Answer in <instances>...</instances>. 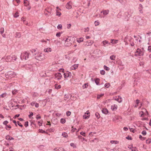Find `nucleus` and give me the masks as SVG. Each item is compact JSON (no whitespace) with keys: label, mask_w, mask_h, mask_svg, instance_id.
<instances>
[{"label":"nucleus","mask_w":151,"mask_h":151,"mask_svg":"<svg viewBox=\"0 0 151 151\" xmlns=\"http://www.w3.org/2000/svg\"><path fill=\"white\" fill-rule=\"evenodd\" d=\"M19 16V14L18 12H16L14 14V17H17Z\"/></svg>","instance_id":"47"},{"label":"nucleus","mask_w":151,"mask_h":151,"mask_svg":"<svg viewBox=\"0 0 151 151\" xmlns=\"http://www.w3.org/2000/svg\"><path fill=\"white\" fill-rule=\"evenodd\" d=\"M64 78H70L71 76V73L67 72L64 74Z\"/></svg>","instance_id":"12"},{"label":"nucleus","mask_w":151,"mask_h":151,"mask_svg":"<svg viewBox=\"0 0 151 151\" xmlns=\"http://www.w3.org/2000/svg\"><path fill=\"white\" fill-rule=\"evenodd\" d=\"M117 106L116 104H113L111 106V109H112V111H115L117 109Z\"/></svg>","instance_id":"17"},{"label":"nucleus","mask_w":151,"mask_h":151,"mask_svg":"<svg viewBox=\"0 0 151 151\" xmlns=\"http://www.w3.org/2000/svg\"><path fill=\"white\" fill-rule=\"evenodd\" d=\"M110 58L111 60H114L116 58V56L114 55H113L110 56Z\"/></svg>","instance_id":"31"},{"label":"nucleus","mask_w":151,"mask_h":151,"mask_svg":"<svg viewBox=\"0 0 151 151\" xmlns=\"http://www.w3.org/2000/svg\"><path fill=\"white\" fill-rule=\"evenodd\" d=\"M66 7L68 9H71L72 7L71 2L70 1L68 2L66 5Z\"/></svg>","instance_id":"13"},{"label":"nucleus","mask_w":151,"mask_h":151,"mask_svg":"<svg viewBox=\"0 0 151 151\" xmlns=\"http://www.w3.org/2000/svg\"><path fill=\"white\" fill-rule=\"evenodd\" d=\"M110 85L109 83H106L105 84L104 86L105 87H106L107 88H108L110 86Z\"/></svg>","instance_id":"51"},{"label":"nucleus","mask_w":151,"mask_h":151,"mask_svg":"<svg viewBox=\"0 0 151 151\" xmlns=\"http://www.w3.org/2000/svg\"><path fill=\"white\" fill-rule=\"evenodd\" d=\"M4 32V28L2 27V28H1V29H0V32L1 34H2Z\"/></svg>","instance_id":"42"},{"label":"nucleus","mask_w":151,"mask_h":151,"mask_svg":"<svg viewBox=\"0 0 151 151\" xmlns=\"http://www.w3.org/2000/svg\"><path fill=\"white\" fill-rule=\"evenodd\" d=\"M24 4H25V6H27L29 5V2L27 1V0H24Z\"/></svg>","instance_id":"29"},{"label":"nucleus","mask_w":151,"mask_h":151,"mask_svg":"<svg viewBox=\"0 0 151 151\" xmlns=\"http://www.w3.org/2000/svg\"><path fill=\"white\" fill-rule=\"evenodd\" d=\"M101 111H102L103 113L106 114H107L108 112V110L107 109H103L101 110Z\"/></svg>","instance_id":"21"},{"label":"nucleus","mask_w":151,"mask_h":151,"mask_svg":"<svg viewBox=\"0 0 151 151\" xmlns=\"http://www.w3.org/2000/svg\"><path fill=\"white\" fill-rule=\"evenodd\" d=\"M62 136L64 137H68L67 134L66 132H63L62 133Z\"/></svg>","instance_id":"37"},{"label":"nucleus","mask_w":151,"mask_h":151,"mask_svg":"<svg viewBox=\"0 0 151 151\" xmlns=\"http://www.w3.org/2000/svg\"><path fill=\"white\" fill-rule=\"evenodd\" d=\"M90 112L88 111H87L83 115L84 119H88L90 116Z\"/></svg>","instance_id":"11"},{"label":"nucleus","mask_w":151,"mask_h":151,"mask_svg":"<svg viewBox=\"0 0 151 151\" xmlns=\"http://www.w3.org/2000/svg\"><path fill=\"white\" fill-rule=\"evenodd\" d=\"M8 106H4V108L5 109H6L7 110H9V107H12V104H7Z\"/></svg>","instance_id":"22"},{"label":"nucleus","mask_w":151,"mask_h":151,"mask_svg":"<svg viewBox=\"0 0 151 151\" xmlns=\"http://www.w3.org/2000/svg\"><path fill=\"white\" fill-rule=\"evenodd\" d=\"M118 41V40H114V39H111V43H112L113 44H115L117 43Z\"/></svg>","instance_id":"26"},{"label":"nucleus","mask_w":151,"mask_h":151,"mask_svg":"<svg viewBox=\"0 0 151 151\" xmlns=\"http://www.w3.org/2000/svg\"><path fill=\"white\" fill-rule=\"evenodd\" d=\"M104 94H101L100 95H98L97 96V99H99L100 97L104 95Z\"/></svg>","instance_id":"45"},{"label":"nucleus","mask_w":151,"mask_h":151,"mask_svg":"<svg viewBox=\"0 0 151 151\" xmlns=\"http://www.w3.org/2000/svg\"><path fill=\"white\" fill-rule=\"evenodd\" d=\"M42 120H40L38 122V125L40 126H42Z\"/></svg>","instance_id":"49"},{"label":"nucleus","mask_w":151,"mask_h":151,"mask_svg":"<svg viewBox=\"0 0 151 151\" xmlns=\"http://www.w3.org/2000/svg\"><path fill=\"white\" fill-rule=\"evenodd\" d=\"M78 66V64H74L70 68L71 70H75L77 69Z\"/></svg>","instance_id":"16"},{"label":"nucleus","mask_w":151,"mask_h":151,"mask_svg":"<svg viewBox=\"0 0 151 151\" xmlns=\"http://www.w3.org/2000/svg\"><path fill=\"white\" fill-rule=\"evenodd\" d=\"M16 76V73L13 72L9 71L5 74L6 77L8 79H11L12 78Z\"/></svg>","instance_id":"3"},{"label":"nucleus","mask_w":151,"mask_h":151,"mask_svg":"<svg viewBox=\"0 0 151 151\" xmlns=\"http://www.w3.org/2000/svg\"><path fill=\"white\" fill-rule=\"evenodd\" d=\"M80 134L83 136L84 137L86 136L85 132H81V133H80Z\"/></svg>","instance_id":"58"},{"label":"nucleus","mask_w":151,"mask_h":151,"mask_svg":"<svg viewBox=\"0 0 151 151\" xmlns=\"http://www.w3.org/2000/svg\"><path fill=\"white\" fill-rule=\"evenodd\" d=\"M30 54L29 52H25L23 55L24 59L25 60L28 58Z\"/></svg>","instance_id":"9"},{"label":"nucleus","mask_w":151,"mask_h":151,"mask_svg":"<svg viewBox=\"0 0 151 151\" xmlns=\"http://www.w3.org/2000/svg\"><path fill=\"white\" fill-rule=\"evenodd\" d=\"M11 128V127L10 125L6 126V129L7 130H9V129Z\"/></svg>","instance_id":"48"},{"label":"nucleus","mask_w":151,"mask_h":151,"mask_svg":"<svg viewBox=\"0 0 151 151\" xmlns=\"http://www.w3.org/2000/svg\"><path fill=\"white\" fill-rule=\"evenodd\" d=\"M44 52H51L52 51V49L51 48H45L44 50Z\"/></svg>","instance_id":"18"},{"label":"nucleus","mask_w":151,"mask_h":151,"mask_svg":"<svg viewBox=\"0 0 151 151\" xmlns=\"http://www.w3.org/2000/svg\"><path fill=\"white\" fill-rule=\"evenodd\" d=\"M88 86V83H85L82 86L83 88H87Z\"/></svg>","instance_id":"32"},{"label":"nucleus","mask_w":151,"mask_h":151,"mask_svg":"<svg viewBox=\"0 0 151 151\" xmlns=\"http://www.w3.org/2000/svg\"><path fill=\"white\" fill-rule=\"evenodd\" d=\"M7 95V94L6 93H4L0 95V98L6 97Z\"/></svg>","instance_id":"27"},{"label":"nucleus","mask_w":151,"mask_h":151,"mask_svg":"<svg viewBox=\"0 0 151 151\" xmlns=\"http://www.w3.org/2000/svg\"><path fill=\"white\" fill-rule=\"evenodd\" d=\"M143 7L142 5L141 4H140L139 7V9L140 12H142V10Z\"/></svg>","instance_id":"25"},{"label":"nucleus","mask_w":151,"mask_h":151,"mask_svg":"<svg viewBox=\"0 0 151 151\" xmlns=\"http://www.w3.org/2000/svg\"><path fill=\"white\" fill-rule=\"evenodd\" d=\"M78 138L79 139H82L83 141H84L85 140V139L84 138L82 137V136H78Z\"/></svg>","instance_id":"46"},{"label":"nucleus","mask_w":151,"mask_h":151,"mask_svg":"<svg viewBox=\"0 0 151 151\" xmlns=\"http://www.w3.org/2000/svg\"><path fill=\"white\" fill-rule=\"evenodd\" d=\"M54 150L55 151H65V149L61 147L55 148Z\"/></svg>","instance_id":"14"},{"label":"nucleus","mask_w":151,"mask_h":151,"mask_svg":"<svg viewBox=\"0 0 151 151\" xmlns=\"http://www.w3.org/2000/svg\"><path fill=\"white\" fill-rule=\"evenodd\" d=\"M29 113H30V114L28 116L29 118H31L33 115V113L32 112H29Z\"/></svg>","instance_id":"57"},{"label":"nucleus","mask_w":151,"mask_h":151,"mask_svg":"<svg viewBox=\"0 0 151 151\" xmlns=\"http://www.w3.org/2000/svg\"><path fill=\"white\" fill-rule=\"evenodd\" d=\"M17 124L18 125H19L20 127H22L23 126H22V125L21 124V123L20 122H17Z\"/></svg>","instance_id":"63"},{"label":"nucleus","mask_w":151,"mask_h":151,"mask_svg":"<svg viewBox=\"0 0 151 151\" xmlns=\"http://www.w3.org/2000/svg\"><path fill=\"white\" fill-rule=\"evenodd\" d=\"M139 139H140L142 140H143L145 139V138L142 137V136L141 135H140L139 136Z\"/></svg>","instance_id":"55"},{"label":"nucleus","mask_w":151,"mask_h":151,"mask_svg":"<svg viewBox=\"0 0 151 151\" xmlns=\"http://www.w3.org/2000/svg\"><path fill=\"white\" fill-rule=\"evenodd\" d=\"M135 53H136L134 55L135 56H142L143 55V51H141L139 48H138L136 51L135 52Z\"/></svg>","instance_id":"5"},{"label":"nucleus","mask_w":151,"mask_h":151,"mask_svg":"<svg viewBox=\"0 0 151 151\" xmlns=\"http://www.w3.org/2000/svg\"><path fill=\"white\" fill-rule=\"evenodd\" d=\"M55 78L58 80L61 79L62 77V76L61 73H55Z\"/></svg>","instance_id":"8"},{"label":"nucleus","mask_w":151,"mask_h":151,"mask_svg":"<svg viewBox=\"0 0 151 151\" xmlns=\"http://www.w3.org/2000/svg\"><path fill=\"white\" fill-rule=\"evenodd\" d=\"M129 129H130V132H132L133 133H134V130L133 128H129Z\"/></svg>","instance_id":"59"},{"label":"nucleus","mask_w":151,"mask_h":151,"mask_svg":"<svg viewBox=\"0 0 151 151\" xmlns=\"http://www.w3.org/2000/svg\"><path fill=\"white\" fill-rule=\"evenodd\" d=\"M151 142V139H148L146 141V143L147 144H150Z\"/></svg>","instance_id":"39"},{"label":"nucleus","mask_w":151,"mask_h":151,"mask_svg":"<svg viewBox=\"0 0 151 151\" xmlns=\"http://www.w3.org/2000/svg\"><path fill=\"white\" fill-rule=\"evenodd\" d=\"M22 19L23 20V23L25 24L26 25H27L28 24V22H27L25 20H23V18H22Z\"/></svg>","instance_id":"50"},{"label":"nucleus","mask_w":151,"mask_h":151,"mask_svg":"<svg viewBox=\"0 0 151 151\" xmlns=\"http://www.w3.org/2000/svg\"><path fill=\"white\" fill-rule=\"evenodd\" d=\"M104 69L107 70H109L110 69L109 68V67H108L106 65L104 66Z\"/></svg>","instance_id":"56"},{"label":"nucleus","mask_w":151,"mask_h":151,"mask_svg":"<svg viewBox=\"0 0 151 151\" xmlns=\"http://www.w3.org/2000/svg\"><path fill=\"white\" fill-rule=\"evenodd\" d=\"M6 139L8 140H11L14 139V138L9 136H6Z\"/></svg>","instance_id":"24"},{"label":"nucleus","mask_w":151,"mask_h":151,"mask_svg":"<svg viewBox=\"0 0 151 151\" xmlns=\"http://www.w3.org/2000/svg\"><path fill=\"white\" fill-rule=\"evenodd\" d=\"M71 24H68L67 25V28L68 29H69L71 27Z\"/></svg>","instance_id":"62"},{"label":"nucleus","mask_w":151,"mask_h":151,"mask_svg":"<svg viewBox=\"0 0 151 151\" xmlns=\"http://www.w3.org/2000/svg\"><path fill=\"white\" fill-rule=\"evenodd\" d=\"M99 79L98 78H96L94 79L95 83L97 85H99Z\"/></svg>","instance_id":"28"},{"label":"nucleus","mask_w":151,"mask_h":151,"mask_svg":"<svg viewBox=\"0 0 151 151\" xmlns=\"http://www.w3.org/2000/svg\"><path fill=\"white\" fill-rule=\"evenodd\" d=\"M83 38L82 37H81L79 39H78V40H77V41L79 43L81 42H83Z\"/></svg>","instance_id":"34"},{"label":"nucleus","mask_w":151,"mask_h":151,"mask_svg":"<svg viewBox=\"0 0 151 151\" xmlns=\"http://www.w3.org/2000/svg\"><path fill=\"white\" fill-rule=\"evenodd\" d=\"M137 22L139 24L142 25L143 24L144 20L141 17H138L137 19Z\"/></svg>","instance_id":"6"},{"label":"nucleus","mask_w":151,"mask_h":151,"mask_svg":"<svg viewBox=\"0 0 151 151\" xmlns=\"http://www.w3.org/2000/svg\"><path fill=\"white\" fill-rule=\"evenodd\" d=\"M147 50L149 52H151V46H150L148 47Z\"/></svg>","instance_id":"60"},{"label":"nucleus","mask_w":151,"mask_h":151,"mask_svg":"<svg viewBox=\"0 0 151 151\" xmlns=\"http://www.w3.org/2000/svg\"><path fill=\"white\" fill-rule=\"evenodd\" d=\"M109 12V10H106L102 11L101 12V13H103V14L104 16H106L108 14Z\"/></svg>","instance_id":"15"},{"label":"nucleus","mask_w":151,"mask_h":151,"mask_svg":"<svg viewBox=\"0 0 151 151\" xmlns=\"http://www.w3.org/2000/svg\"><path fill=\"white\" fill-rule=\"evenodd\" d=\"M95 116L96 117H97V119H99L100 117V115H99V114L98 113H96L95 114Z\"/></svg>","instance_id":"41"},{"label":"nucleus","mask_w":151,"mask_h":151,"mask_svg":"<svg viewBox=\"0 0 151 151\" xmlns=\"http://www.w3.org/2000/svg\"><path fill=\"white\" fill-rule=\"evenodd\" d=\"M62 27V25L61 24H59L57 27V28L58 29H61Z\"/></svg>","instance_id":"54"},{"label":"nucleus","mask_w":151,"mask_h":151,"mask_svg":"<svg viewBox=\"0 0 151 151\" xmlns=\"http://www.w3.org/2000/svg\"><path fill=\"white\" fill-rule=\"evenodd\" d=\"M18 91L17 90H14L12 91V93L13 95H15L18 92Z\"/></svg>","instance_id":"36"},{"label":"nucleus","mask_w":151,"mask_h":151,"mask_svg":"<svg viewBox=\"0 0 151 151\" xmlns=\"http://www.w3.org/2000/svg\"><path fill=\"white\" fill-rule=\"evenodd\" d=\"M17 58V56L15 55L5 56L2 58V61L5 60L6 62H11L13 60H16Z\"/></svg>","instance_id":"1"},{"label":"nucleus","mask_w":151,"mask_h":151,"mask_svg":"<svg viewBox=\"0 0 151 151\" xmlns=\"http://www.w3.org/2000/svg\"><path fill=\"white\" fill-rule=\"evenodd\" d=\"M100 73L102 75H104L105 73V71L104 70H102L100 71Z\"/></svg>","instance_id":"52"},{"label":"nucleus","mask_w":151,"mask_h":151,"mask_svg":"<svg viewBox=\"0 0 151 151\" xmlns=\"http://www.w3.org/2000/svg\"><path fill=\"white\" fill-rule=\"evenodd\" d=\"M71 114V112L70 111H68L66 112V115L67 116H69Z\"/></svg>","instance_id":"53"},{"label":"nucleus","mask_w":151,"mask_h":151,"mask_svg":"<svg viewBox=\"0 0 151 151\" xmlns=\"http://www.w3.org/2000/svg\"><path fill=\"white\" fill-rule=\"evenodd\" d=\"M103 44V45L104 47H106L107 45H106L107 44H110V43H109V42L107 41V40H105L104 41H103L102 42Z\"/></svg>","instance_id":"23"},{"label":"nucleus","mask_w":151,"mask_h":151,"mask_svg":"<svg viewBox=\"0 0 151 151\" xmlns=\"http://www.w3.org/2000/svg\"><path fill=\"white\" fill-rule=\"evenodd\" d=\"M110 151H122L120 148H118V149L114 148L111 150Z\"/></svg>","instance_id":"30"},{"label":"nucleus","mask_w":151,"mask_h":151,"mask_svg":"<svg viewBox=\"0 0 151 151\" xmlns=\"http://www.w3.org/2000/svg\"><path fill=\"white\" fill-rule=\"evenodd\" d=\"M61 33L60 32H58L56 34V36L57 37H60V36Z\"/></svg>","instance_id":"61"},{"label":"nucleus","mask_w":151,"mask_h":151,"mask_svg":"<svg viewBox=\"0 0 151 151\" xmlns=\"http://www.w3.org/2000/svg\"><path fill=\"white\" fill-rule=\"evenodd\" d=\"M93 43V41H88L85 42L83 43V45L85 46H88L91 45Z\"/></svg>","instance_id":"7"},{"label":"nucleus","mask_w":151,"mask_h":151,"mask_svg":"<svg viewBox=\"0 0 151 151\" xmlns=\"http://www.w3.org/2000/svg\"><path fill=\"white\" fill-rule=\"evenodd\" d=\"M63 40H65V46L68 47L71 45V43L70 42V39H69V37L66 39L64 38Z\"/></svg>","instance_id":"4"},{"label":"nucleus","mask_w":151,"mask_h":151,"mask_svg":"<svg viewBox=\"0 0 151 151\" xmlns=\"http://www.w3.org/2000/svg\"><path fill=\"white\" fill-rule=\"evenodd\" d=\"M55 88L58 89L60 88L61 87V86L60 85H58V84H56L55 85Z\"/></svg>","instance_id":"33"},{"label":"nucleus","mask_w":151,"mask_h":151,"mask_svg":"<svg viewBox=\"0 0 151 151\" xmlns=\"http://www.w3.org/2000/svg\"><path fill=\"white\" fill-rule=\"evenodd\" d=\"M16 37L18 38H19L21 37V35L20 33L17 32L16 34Z\"/></svg>","instance_id":"35"},{"label":"nucleus","mask_w":151,"mask_h":151,"mask_svg":"<svg viewBox=\"0 0 151 151\" xmlns=\"http://www.w3.org/2000/svg\"><path fill=\"white\" fill-rule=\"evenodd\" d=\"M94 24L95 26H96L99 25V22L98 21H96L94 22Z\"/></svg>","instance_id":"44"},{"label":"nucleus","mask_w":151,"mask_h":151,"mask_svg":"<svg viewBox=\"0 0 151 151\" xmlns=\"http://www.w3.org/2000/svg\"><path fill=\"white\" fill-rule=\"evenodd\" d=\"M56 15L60 16L61 15V13L58 10H56Z\"/></svg>","instance_id":"43"},{"label":"nucleus","mask_w":151,"mask_h":151,"mask_svg":"<svg viewBox=\"0 0 151 151\" xmlns=\"http://www.w3.org/2000/svg\"><path fill=\"white\" fill-rule=\"evenodd\" d=\"M71 97H72V95L69 94H65L64 97V100L65 101L69 100Z\"/></svg>","instance_id":"10"},{"label":"nucleus","mask_w":151,"mask_h":151,"mask_svg":"<svg viewBox=\"0 0 151 151\" xmlns=\"http://www.w3.org/2000/svg\"><path fill=\"white\" fill-rule=\"evenodd\" d=\"M35 57L36 59L40 61L43 60L45 58V55L43 54L40 52L35 53Z\"/></svg>","instance_id":"2"},{"label":"nucleus","mask_w":151,"mask_h":151,"mask_svg":"<svg viewBox=\"0 0 151 151\" xmlns=\"http://www.w3.org/2000/svg\"><path fill=\"white\" fill-rule=\"evenodd\" d=\"M40 116L39 115H37V116H36V119H40Z\"/></svg>","instance_id":"64"},{"label":"nucleus","mask_w":151,"mask_h":151,"mask_svg":"<svg viewBox=\"0 0 151 151\" xmlns=\"http://www.w3.org/2000/svg\"><path fill=\"white\" fill-rule=\"evenodd\" d=\"M66 122V120L64 119H60V123L62 124H64Z\"/></svg>","instance_id":"38"},{"label":"nucleus","mask_w":151,"mask_h":151,"mask_svg":"<svg viewBox=\"0 0 151 151\" xmlns=\"http://www.w3.org/2000/svg\"><path fill=\"white\" fill-rule=\"evenodd\" d=\"M111 142V144H117L118 143V142L117 141L111 140V142Z\"/></svg>","instance_id":"40"},{"label":"nucleus","mask_w":151,"mask_h":151,"mask_svg":"<svg viewBox=\"0 0 151 151\" xmlns=\"http://www.w3.org/2000/svg\"><path fill=\"white\" fill-rule=\"evenodd\" d=\"M18 108H19V105L18 104H17L16 106H12V107H9V109H17Z\"/></svg>","instance_id":"19"},{"label":"nucleus","mask_w":151,"mask_h":151,"mask_svg":"<svg viewBox=\"0 0 151 151\" xmlns=\"http://www.w3.org/2000/svg\"><path fill=\"white\" fill-rule=\"evenodd\" d=\"M115 100L117 101L119 103H120L122 101V99L120 96H118L117 98L115 99Z\"/></svg>","instance_id":"20"}]
</instances>
